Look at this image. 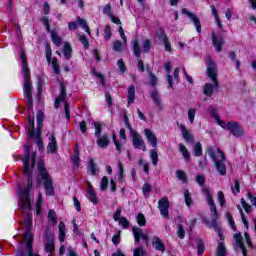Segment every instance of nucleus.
I'll return each instance as SVG.
<instances>
[{"label":"nucleus","instance_id":"nucleus-1","mask_svg":"<svg viewBox=\"0 0 256 256\" xmlns=\"http://www.w3.org/2000/svg\"><path fill=\"white\" fill-rule=\"evenodd\" d=\"M31 149L29 146H24V175L28 179L27 187L23 189L17 190V195L19 197L18 206L20 211L27 213L31 211V195L29 192L33 188V180L31 179V175L33 174V167H35V157L36 153H32V157L30 155Z\"/></svg>","mask_w":256,"mask_h":256},{"label":"nucleus","instance_id":"nucleus-2","mask_svg":"<svg viewBox=\"0 0 256 256\" xmlns=\"http://www.w3.org/2000/svg\"><path fill=\"white\" fill-rule=\"evenodd\" d=\"M202 193L203 195H205L206 201L210 207L211 220L208 221V225L209 227H212V229L217 231L218 237L220 238L216 255L225 256L227 255V249L225 248V243H223L225 237L221 233V228H219V215L217 214V206L215 205V201L213 200V196L211 195V191L209 190V188L203 187Z\"/></svg>","mask_w":256,"mask_h":256},{"label":"nucleus","instance_id":"nucleus-3","mask_svg":"<svg viewBox=\"0 0 256 256\" xmlns=\"http://www.w3.org/2000/svg\"><path fill=\"white\" fill-rule=\"evenodd\" d=\"M20 61L22 67V73L24 75V96L27 99V105L29 109H33V96L31 94V89H33V83H31V74L29 73V67H27V57L25 52L21 50Z\"/></svg>","mask_w":256,"mask_h":256},{"label":"nucleus","instance_id":"nucleus-4","mask_svg":"<svg viewBox=\"0 0 256 256\" xmlns=\"http://www.w3.org/2000/svg\"><path fill=\"white\" fill-rule=\"evenodd\" d=\"M207 75L211 79L212 83H206L204 85L203 93L206 97H212L215 91L219 89V80H217V65L211 58L206 61Z\"/></svg>","mask_w":256,"mask_h":256},{"label":"nucleus","instance_id":"nucleus-5","mask_svg":"<svg viewBox=\"0 0 256 256\" xmlns=\"http://www.w3.org/2000/svg\"><path fill=\"white\" fill-rule=\"evenodd\" d=\"M36 119H37V129H36V131H34L35 117L31 118V116H29L28 123L30 125V128H29L28 135L32 139H35L36 144L38 145V148L42 149L43 148V140L41 139V129H43V111L39 110L37 112Z\"/></svg>","mask_w":256,"mask_h":256},{"label":"nucleus","instance_id":"nucleus-6","mask_svg":"<svg viewBox=\"0 0 256 256\" xmlns=\"http://www.w3.org/2000/svg\"><path fill=\"white\" fill-rule=\"evenodd\" d=\"M33 225V217L32 216H26L24 221L22 222V227L24 229V238L23 241H20V243H24L26 246V249L28 250V256H39L37 254H33L31 246L33 243V234L31 233V227Z\"/></svg>","mask_w":256,"mask_h":256},{"label":"nucleus","instance_id":"nucleus-7","mask_svg":"<svg viewBox=\"0 0 256 256\" xmlns=\"http://www.w3.org/2000/svg\"><path fill=\"white\" fill-rule=\"evenodd\" d=\"M37 167H38V173L43 181L46 195H49L50 197L55 195L53 180L51 179V175L47 171V168H45V163L43 162V160L38 161Z\"/></svg>","mask_w":256,"mask_h":256},{"label":"nucleus","instance_id":"nucleus-8","mask_svg":"<svg viewBox=\"0 0 256 256\" xmlns=\"http://www.w3.org/2000/svg\"><path fill=\"white\" fill-rule=\"evenodd\" d=\"M208 155L215 163V167L220 175H225L227 173V168L225 167V154L219 148H209Z\"/></svg>","mask_w":256,"mask_h":256},{"label":"nucleus","instance_id":"nucleus-9","mask_svg":"<svg viewBox=\"0 0 256 256\" xmlns=\"http://www.w3.org/2000/svg\"><path fill=\"white\" fill-rule=\"evenodd\" d=\"M220 127H222V129H224L225 131H230V133L233 134L234 137H242V135L244 134L243 127L235 121L220 122Z\"/></svg>","mask_w":256,"mask_h":256},{"label":"nucleus","instance_id":"nucleus-10","mask_svg":"<svg viewBox=\"0 0 256 256\" xmlns=\"http://www.w3.org/2000/svg\"><path fill=\"white\" fill-rule=\"evenodd\" d=\"M132 47L134 51V55L137 57V59L141 58V52L142 53H148V51H151V41L149 40H143L142 46H139V40L135 39L132 41Z\"/></svg>","mask_w":256,"mask_h":256},{"label":"nucleus","instance_id":"nucleus-11","mask_svg":"<svg viewBox=\"0 0 256 256\" xmlns=\"http://www.w3.org/2000/svg\"><path fill=\"white\" fill-rule=\"evenodd\" d=\"M128 129H130L132 133V143L135 149H140L141 151H147V146L145 145V141H143V138H141V135L133 131V129H131V126H129V124H128Z\"/></svg>","mask_w":256,"mask_h":256},{"label":"nucleus","instance_id":"nucleus-12","mask_svg":"<svg viewBox=\"0 0 256 256\" xmlns=\"http://www.w3.org/2000/svg\"><path fill=\"white\" fill-rule=\"evenodd\" d=\"M132 233L134 235L135 243H140L141 239L146 241V243L149 242V232H147V230L143 232V229L134 226L132 227Z\"/></svg>","mask_w":256,"mask_h":256},{"label":"nucleus","instance_id":"nucleus-13","mask_svg":"<svg viewBox=\"0 0 256 256\" xmlns=\"http://www.w3.org/2000/svg\"><path fill=\"white\" fill-rule=\"evenodd\" d=\"M158 208L163 217L169 218V199L167 197L158 201Z\"/></svg>","mask_w":256,"mask_h":256},{"label":"nucleus","instance_id":"nucleus-14","mask_svg":"<svg viewBox=\"0 0 256 256\" xmlns=\"http://www.w3.org/2000/svg\"><path fill=\"white\" fill-rule=\"evenodd\" d=\"M51 53H52L51 48L47 47L46 48V59H47L48 63H51L54 73H56V75H59V73H61V71L59 70V61L57 60V58H51Z\"/></svg>","mask_w":256,"mask_h":256},{"label":"nucleus","instance_id":"nucleus-15","mask_svg":"<svg viewBox=\"0 0 256 256\" xmlns=\"http://www.w3.org/2000/svg\"><path fill=\"white\" fill-rule=\"evenodd\" d=\"M182 13L191 19V21L194 23V26L196 27L197 33H201V21H199V18H197L195 14L187 11V9H183Z\"/></svg>","mask_w":256,"mask_h":256},{"label":"nucleus","instance_id":"nucleus-16","mask_svg":"<svg viewBox=\"0 0 256 256\" xmlns=\"http://www.w3.org/2000/svg\"><path fill=\"white\" fill-rule=\"evenodd\" d=\"M235 247L242 251L243 256H247V250L245 249V245L243 244V236L241 233L234 234Z\"/></svg>","mask_w":256,"mask_h":256},{"label":"nucleus","instance_id":"nucleus-17","mask_svg":"<svg viewBox=\"0 0 256 256\" xmlns=\"http://www.w3.org/2000/svg\"><path fill=\"white\" fill-rule=\"evenodd\" d=\"M48 141V153H57V139L55 138V133L49 135Z\"/></svg>","mask_w":256,"mask_h":256},{"label":"nucleus","instance_id":"nucleus-18","mask_svg":"<svg viewBox=\"0 0 256 256\" xmlns=\"http://www.w3.org/2000/svg\"><path fill=\"white\" fill-rule=\"evenodd\" d=\"M86 197L89 199L90 203H93V205H97V203H99V198H97V193L93 190V185H91V183L88 184Z\"/></svg>","mask_w":256,"mask_h":256},{"label":"nucleus","instance_id":"nucleus-19","mask_svg":"<svg viewBox=\"0 0 256 256\" xmlns=\"http://www.w3.org/2000/svg\"><path fill=\"white\" fill-rule=\"evenodd\" d=\"M157 37L164 43L165 51H171V43H169V39H167V35L163 29L158 30Z\"/></svg>","mask_w":256,"mask_h":256},{"label":"nucleus","instance_id":"nucleus-20","mask_svg":"<svg viewBox=\"0 0 256 256\" xmlns=\"http://www.w3.org/2000/svg\"><path fill=\"white\" fill-rule=\"evenodd\" d=\"M152 247L156 249V251H161V253H165V244L161 241L160 237L154 236L152 238Z\"/></svg>","mask_w":256,"mask_h":256},{"label":"nucleus","instance_id":"nucleus-21","mask_svg":"<svg viewBox=\"0 0 256 256\" xmlns=\"http://www.w3.org/2000/svg\"><path fill=\"white\" fill-rule=\"evenodd\" d=\"M144 135L152 147H157V136L150 129L144 130Z\"/></svg>","mask_w":256,"mask_h":256},{"label":"nucleus","instance_id":"nucleus-22","mask_svg":"<svg viewBox=\"0 0 256 256\" xmlns=\"http://www.w3.org/2000/svg\"><path fill=\"white\" fill-rule=\"evenodd\" d=\"M96 143L101 149L107 148L109 146V135L104 134L102 136H99L96 140Z\"/></svg>","mask_w":256,"mask_h":256},{"label":"nucleus","instance_id":"nucleus-23","mask_svg":"<svg viewBox=\"0 0 256 256\" xmlns=\"http://www.w3.org/2000/svg\"><path fill=\"white\" fill-rule=\"evenodd\" d=\"M212 43L216 49V51L219 53L223 47V40L221 38H217L215 36V33L212 34Z\"/></svg>","mask_w":256,"mask_h":256},{"label":"nucleus","instance_id":"nucleus-24","mask_svg":"<svg viewBox=\"0 0 256 256\" xmlns=\"http://www.w3.org/2000/svg\"><path fill=\"white\" fill-rule=\"evenodd\" d=\"M58 231H59V241L61 243H63V241H65V235H66V231H67V228H66L64 222L59 223Z\"/></svg>","mask_w":256,"mask_h":256},{"label":"nucleus","instance_id":"nucleus-25","mask_svg":"<svg viewBox=\"0 0 256 256\" xmlns=\"http://www.w3.org/2000/svg\"><path fill=\"white\" fill-rule=\"evenodd\" d=\"M51 39L54 45L57 47H61V43H63V40L61 37H59V33L56 30L51 31Z\"/></svg>","mask_w":256,"mask_h":256},{"label":"nucleus","instance_id":"nucleus-26","mask_svg":"<svg viewBox=\"0 0 256 256\" xmlns=\"http://www.w3.org/2000/svg\"><path fill=\"white\" fill-rule=\"evenodd\" d=\"M45 251L46 253H50V255H53V252L55 251V242L53 238H48L46 245H45Z\"/></svg>","mask_w":256,"mask_h":256},{"label":"nucleus","instance_id":"nucleus-27","mask_svg":"<svg viewBox=\"0 0 256 256\" xmlns=\"http://www.w3.org/2000/svg\"><path fill=\"white\" fill-rule=\"evenodd\" d=\"M164 69L167 71V79H168L169 87H173V76L170 74L171 73V62H165Z\"/></svg>","mask_w":256,"mask_h":256},{"label":"nucleus","instance_id":"nucleus-28","mask_svg":"<svg viewBox=\"0 0 256 256\" xmlns=\"http://www.w3.org/2000/svg\"><path fill=\"white\" fill-rule=\"evenodd\" d=\"M151 98L153 99L158 109H163V103H161V98L159 97V93L157 91L151 93Z\"/></svg>","mask_w":256,"mask_h":256},{"label":"nucleus","instance_id":"nucleus-29","mask_svg":"<svg viewBox=\"0 0 256 256\" xmlns=\"http://www.w3.org/2000/svg\"><path fill=\"white\" fill-rule=\"evenodd\" d=\"M135 102V86L131 85L128 87V105Z\"/></svg>","mask_w":256,"mask_h":256},{"label":"nucleus","instance_id":"nucleus-30","mask_svg":"<svg viewBox=\"0 0 256 256\" xmlns=\"http://www.w3.org/2000/svg\"><path fill=\"white\" fill-rule=\"evenodd\" d=\"M65 88L62 86L60 91V96L55 100V108L59 109V103H63L65 101Z\"/></svg>","mask_w":256,"mask_h":256},{"label":"nucleus","instance_id":"nucleus-31","mask_svg":"<svg viewBox=\"0 0 256 256\" xmlns=\"http://www.w3.org/2000/svg\"><path fill=\"white\" fill-rule=\"evenodd\" d=\"M180 130L182 133V137L185 141H192L193 138L189 131L187 130V128L185 127V125H180Z\"/></svg>","mask_w":256,"mask_h":256},{"label":"nucleus","instance_id":"nucleus-32","mask_svg":"<svg viewBox=\"0 0 256 256\" xmlns=\"http://www.w3.org/2000/svg\"><path fill=\"white\" fill-rule=\"evenodd\" d=\"M76 21L78 25H80V27L84 29V31H86L89 35H91V30L89 29V25H87V21H85V19L78 17Z\"/></svg>","mask_w":256,"mask_h":256},{"label":"nucleus","instance_id":"nucleus-33","mask_svg":"<svg viewBox=\"0 0 256 256\" xmlns=\"http://www.w3.org/2000/svg\"><path fill=\"white\" fill-rule=\"evenodd\" d=\"M127 45L125 43V40H123V43L119 40H116L113 44V50L116 51L117 53L123 51L124 47Z\"/></svg>","mask_w":256,"mask_h":256},{"label":"nucleus","instance_id":"nucleus-34","mask_svg":"<svg viewBox=\"0 0 256 256\" xmlns=\"http://www.w3.org/2000/svg\"><path fill=\"white\" fill-rule=\"evenodd\" d=\"M42 205H43V198L41 197V194H38L36 198V214L37 215H41Z\"/></svg>","mask_w":256,"mask_h":256},{"label":"nucleus","instance_id":"nucleus-35","mask_svg":"<svg viewBox=\"0 0 256 256\" xmlns=\"http://www.w3.org/2000/svg\"><path fill=\"white\" fill-rule=\"evenodd\" d=\"M71 53H73L71 45H69V43H65L63 48V55L65 59H71Z\"/></svg>","mask_w":256,"mask_h":256},{"label":"nucleus","instance_id":"nucleus-36","mask_svg":"<svg viewBox=\"0 0 256 256\" xmlns=\"http://www.w3.org/2000/svg\"><path fill=\"white\" fill-rule=\"evenodd\" d=\"M210 115L215 119L218 125L221 126V123H225V121L219 119V114L217 113V109L214 107L210 108Z\"/></svg>","mask_w":256,"mask_h":256},{"label":"nucleus","instance_id":"nucleus-37","mask_svg":"<svg viewBox=\"0 0 256 256\" xmlns=\"http://www.w3.org/2000/svg\"><path fill=\"white\" fill-rule=\"evenodd\" d=\"M212 15L215 19V22L217 23L218 27L221 29L223 27V24H221V20L219 19V14H217V9L215 6H211Z\"/></svg>","mask_w":256,"mask_h":256},{"label":"nucleus","instance_id":"nucleus-38","mask_svg":"<svg viewBox=\"0 0 256 256\" xmlns=\"http://www.w3.org/2000/svg\"><path fill=\"white\" fill-rule=\"evenodd\" d=\"M150 158L152 165H157V163H159V155L157 154V150L153 149L150 151Z\"/></svg>","mask_w":256,"mask_h":256},{"label":"nucleus","instance_id":"nucleus-39","mask_svg":"<svg viewBox=\"0 0 256 256\" xmlns=\"http://www.w3.org/2000/svg\"><path fill=\"white\" fill-rule=\"evenodd\" d=\"M136 221L138 225H140V227H145V225H147V220H145V215H143L142 213H139L136 216Z\"/></svg>","mask_w":256,"mask_h":256},{"label":"nucleus","instance_id":"nucleus-40","mask_svg":"<svg viewBox=\"0 0 256 256\" xmlns=\"http://www.w3.org/2000/svg\"><path fill=\"white\" fill-rule=\"evenodd\" d=\"M179 151L182 153L184 159H190L191 154L183 144H179Z\"/></svg>","mask_w":256,"mask_h":256},{"label":"nucleus","instance_id":"nucleus-41","mask_svg":"<svg viewBox=\"0 0 256 256\" xmlns=\"http://www.w3.org/2000/svg\"><path fill=\"white\" fill-rule=\"evenodd\" d=\"M176 177H177V179L182 181V183H187V174H185V172L183 170H178L176 172Z\"/></svg>","mask_w":256,"mask_h":256},{"label":"nucleus","instance_id":"nucleus-42","mask_svg":"<svg viewBox=\"0 0 256 256\" xmlns=\"http://www.w3.org/2000/svg\"><path fill=\"white\" fill-rule=\"evenodd\" d=\"M197 113V109L190 108L188 110V119L191 125H193V121H195V114Z\"/></svg>","mask_w":256,"mask_h":256},{"label":"nucleus","instance_id":"nucleus-43","mask_svg":"<svg viewBox=\"0 0 256 256\" xmlns=\"http://www.w3.org/2000/svg\"><path fill=\"white\" fill-rule=\"evenodd\" d=\"M48 219H49V221H51L52 225L57 224V214H55L54 210H49Z\"/></svg>","mask_w":256,"mask_h":256},{"label":"nucleus","instance_id":"nucleus-44","mask_svg":"<svg viewBox=\"0 0 256 256\" xmlns=\"http://www.w3.org/2000/svg\"><path fill=\"white\" fill-rule=\"evenodd\" d=\"M123 164L121 162H118V172H117V177H118V181H120V183H123Z\"/></svg>","mask_w":256,"mask_h":256},{"label":"nucleus","instance_id":"nucleus-45","mask_svg":"<svg viewBox=\"0 0 256 256\" xmlns=\"http://www.w3.org/2000/svg\"><path fill=\"white\" fill-rule=\"evenodd\" d=\"M218 202L221 207H225V204L227 203V200L225 199V194L223 191L218 192Z\"/></svg>","mask_w":256,"mask_h":256},{"label":"nucleus","instance_id":"nucleus-46","mask_svg":"<svg viewBox=\"0 0 256 256\" xmlns=\"http://www.w3.org/2000/svg\"><path fill=\"white\" fill-rule=\"evenodd\" d=\"M194 153L196 157H201V155H203V148L199 142L194 145Z\"/></svg>","mask_w":256,"mask_h":256},{"label":"nucleus","instance_id":"nucleus-47","mask_svg":"<svg viewBox=\"0 0 256 256\" xmlns=\"http://www.w3.org/2000/svg\"><path fill=\"white\" fill-rule=\"evenodd\" d=\"M107 185H109V179L107 178V176H104L100 183V191H106Z\"/></svg>","mask_w":256,"mask_h":256},{"label":"nucleus","instance_id":"nucleus-48","mask_svg":"<svg viewBox=\"0 0 256 256\" xmlns=\"http://www.w3.org/2000/svg\"><path fill=\"white\" fill-rule=\"evenodd\" d=\"M237 209H239L241 219H242V223H244V226L246 227V229H249V222H247V219H245V214L243 213V208H241V206L238 205Z\"/></svg>","mask_w":256,"mask_h":256},{"label":"nucleus","instance_id":"nucleus-49","mask_svg":"<svg viewBox=\"0 0 256 256\" xmlns=\"http://www.w3.org/2000/svg\"><path fill=\"white\" fill-rule=\"evenodd\" d=\"M78 39L82 43V45L85 47V49L89 48V41L87 40V37L82 34H78Z\"/></svg>","mask_w":256,"mask_h":256},{"label":"nucleus","instance_id":"nucleus-50","mask_svg":"<svg viewBox=\"0 0 256 256\" xmlns=\"http://www.w3.org/2000/svg\"><path fill=\"white\" fill-rule=\"evenodd\" d=\"M184 198L187 207H191V193L189 192V190L184 191Z\"/></svg>","mask_w":256,"mask_h":256},{"label":"nucleus","instance_id":"nucleus-51","mask_svg":"<svg viewBox=\"0 0 256 256\" xmlns=\"http://www.w3.org/2000/svg\"><path fill=\"white\" fill-rule=\"evenodd\" d=\"M177 235L179 239H185V228H183V225H178Z\"/></svg>","mask_w":256,"mask_h":256},{"label":"nucleus","instance_id":"nucleus-52","mask_svg":"<svg viewBox=\"0 0 256 256\" xmlns=\"http://www.w3.org/2000/svg\"><path fill=\"white\" fill-rule=\"evenodd\" d=\"M89 173H91V175H95L97 173V166L93 160L89 161Z\"/></svg>","mask_w":256,"mask_h":256},{"label":"nucleus","instance_id":"nucleus-53","mask_svg":"<svg viewBox=\"0 0 256 256\" xmlns=\"http://www.w3.org/2000/svg\"><path fill=\"white\" fill-rule=\"evenodd\" d=\"M241 205L246 213H251L253 208L243 198L241 199Z\"/></svg>","mask_w":256,"mask_h":256},{"label":"nucleus","instance_id":"nucleus-54","mask_svg":"<svg viewBox=\"0 0 256 256\" xmlns=\"http://www.w3.org/2000/svg\"><path fill=\"white\" fill-rule=\"evenodd\" d=\"M236 55H235V52H231L229 54V58L231 59V61H234L235 63V66H236V69H239L240 65H241V62H239V60L236 59Z\"/></svg>","mask_w":256,"mask_h":256},{"label":"nucleus","instance_id":"nucleus-55","mask_svg":"<svg viewBox=\"0 0 256 256\" xmlns=\"http://www.w3.org/2000/svg\"><path fill=\"white\" fill-rule=\"evenodd\" d=\"M119 225L123 227L124 229H127L129 227V220H127L125 217H121L119 220Z\"/></svg>","mask_w":256,"mask_h":256},{"label":"nucleus","instance_id":"nucleus-56","mask_svg":"<svg viewBox=\"0 0 256 256\" xmlns=\"http://www.w3.org/2000/svg\"><path fill=\"white\" fill-rule=\"evenodd\" d=\"M104 39L109 41L111 39V26H106L104 29Z\"/></svg>","mask_w":256,"mask_h":256},{"label":"nucleus","instance_id":"nucleus-57","mask_svg":"<svg viewBox=\"0 0 256 256\" xmlns=\"http://www.w3.org/2000/svg\"><path fill=\"white\" fill-rule=\"evenodd\" d=\"M94 127H95V136L101 137V127H102L101 123L99 122L94 123Z\"/></svg>","mask_w":256,"mask_h":256},{"label":"nucleus","instance_id":"nucleus-58","mask_svg":"<svg viewBox=\"0 0 256 256\" xmlns=\"http://www.w3.org/2000/svg\"><path fill=\"white\" fill-rule=\"evenodd\" d=\"M104 15H107L108 17H111L113 13L111 12V4H106L103 8Z\"/></svg>","mask_w":256,"mask_h":256},{"label":"nucleus","instance_id":"nucleus-59","mask_svg":"<svg viewBox=\"0 0 256 256\" xmlns=\"http://www.w3.org/2000/svg\"><path fill=\"white\" fill-rule=\"evenodd\" d=\"M117 65L119 67L120 72L125 73V71H127V67L125 66V62H123V59H119Z\"/></svg>","mask_w":256,"mask_h":256},{"label":"nucleus","instance_id":"nucleus-60","mask_svg":"<svg viewBox=\"0 0 256 256\" xmlns=\"http://www.w3.org/2000/svg\"><path fill=\"white\" fill-rule=\"evenodd\" d=\"M226 217L228 219V223H229L231 229H233V231H235L236 227H235V221H233V217L229 213H226Z\"/></svg>","mask_w":256,"mask_h":256},{"label":"nucleus","instance_id":"nucleus-61","mask_svg":"<svg viewBox=\"0 0 256 256\" xmlns=\"http://www.w3.org/2000/svg\"><path fill=\"white\" fill-rule=\"evenodd\" d=\"M120 241H121V232H118L116 235H114L112 237V242H113L114 245L117 246L118 243H120Z\"/></svg>","mask_w":256,"mask_h":256},{"label":"nucleus","instance_id":"nucleus-62","mask_svg":"<svg viewBox=\"0 0 256 256\" xmlns=\"http://www.w3.org/2000/svg\"><path fill=\"white\" fill-rule=\"evenodd\" d=\"M179 68H176L174 70V73H173V76L174 78H172V86H173V83H177L179 81Z\"/></svg>","mask_w":256,"mask_h":256},{"label":"nucleus","instance_id":"nucleus-63","mask_svg":"<svg viewBox=\"0 0 256 256\" xmlns=\"http://www.w3.org/2000/svg\"><path fill=\"white\" fill-rule=\"evenodd\" d=\"M134 256H145V250L142 247L134 250Z\"/></svg>","mask_w":256,"mask_h":256},{"label":"nucleus","instance_id":"nucleus-64","mask_svg":"<svg viewBox=\"0 0 256 256\" xmlns=\"http://www.w3.org/2000/svg\"><path fill=\"white\" fill-rule=\"evenodd\" d=\"M121 218V208H117L115 213L113 214L114 221H118Z\"/></svg>","mask_w":256,"mask_h":256}]
</instances>
